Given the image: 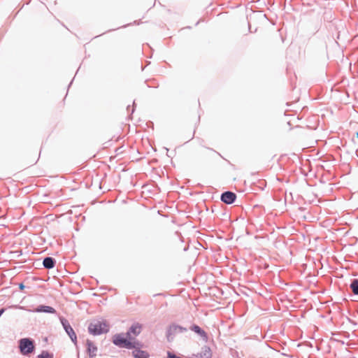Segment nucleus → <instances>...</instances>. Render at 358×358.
Masks as SVG:
<instances>
[{"instance_id": "1", "label": "nucleus", "mask_w": 358, "mask_h": 358, "mask_svg": "<svg viewBox=\"0 0 358 358\" xmlns=\"http://www.w3.org/2000/svg\"><path fill=\"white\" fill-rule=\"evenodd\" d=\"M141 330L142 326L140 324H134L127 332L126 338L122 334H115L113 336V343L118 347L128 349L138 346L140 343L135 340V337L141 334Z\"/></svg>"}, {"instance_id": "2", "label": "nucleus", "mask_w": 358, "mask_h": 358, "mask_svg": "<svg viewBox=\"0 0 358 358\" xmlns=\"http://www.w3.org/2000/svg\"><path fill=\"white\" fill-rule=\"evenodd\" d=\"M88 330L94 336L106 334L109 331V324L105 320H96L90 324Z\"/></svg>"}, {"instance_id": "3", "label": "nucleus", "mask_w": 358, "mask_h": 358, "mask_svg": "<svg viewBox=\"0 0 358 358\" xmlns=\"http://www.w3.org/2000/svg\"><path fill=\"white\" fill-rule=\"evenodd\" d=\"M20 352L23 355L31 353L34 351V345L33 342L29 338H22L20 341Z\"/></svg>"}, {"instance_id": "4", "label": "nucleus", "mask_w": 358, "mask_h": 358, "mask_svg": "<svg viewBox=\"0 0 358 358\" xmlns=\"http://www.w3.org/2000/svg\"><path fill=\"white\" fill-rule=\"evenodd\" d=\"M211 351L208 346H203L201 350L196 353L192 354V358H210Z\"/></svg>"}, {"instance_id": "5", "label": "nucleus", "mask_w": 358, "mask_h": 358, "mask_svg": "<svg viewBox=\"0 0 358 358\" xmlns=\"http://www.w3.org/2000/svg\"><path fill=\"white\" fill-rule=\"evenodd\" d=\"M62 325H63L65 331H66L68 335L70 336L71 340L74 342L76 341L77 337H76V333L74 332L73 328L71 327V325L69 324L68 321L63 319V320H62Z\"/></svg>"}, {"instance_id": "6", "label": "nucleus", "mask_w": 358, "mask_h": 358, "mask_svg": "<svg viewBox=\"0 0 358 358\" xmlns=\"http://www.w3.org/2000/svg\"><path fill=\"white\" fill-rule=\"evenodd\" d=\"M236 198V195L231 192H225L221 196V200L227 204L232 203Z\"/></svg>"}, {"instance_id": "7", "label": "nucleus", "mask_w": 358, "mask_h": 358, "mask_svg": "<svg viewBox=\"0 0 358 358\" xmlns=\"http://www.w3.org/2000/svg\"><path fill=\"white\" fill-rule=\"evenodd\" d=\"M87 350L90 358H94L96 356L98 348L96 345L91 341L87 340Z\"/></svg>"}, {"instance_id": "8", "label": "nucleus", "mask_w": 358, "mask_h": 358, "mask_svg": "<svg viewBox=\"0 0 358 358\" xmlns=\"http://www.w3.org/2000/svg\"><path fill=\"white\" fill-rule=\"evenodd\" d=\"M136 346L132 351V355L135 358H149L150 355L147 351L143 350Z\"/></svg>"}, {"instance_id": "9", "label": "nucleus", "mask_w": 358, "mask_h": 358, "mask_svg": "<svg viewBox=\"0 0 358 358\" xmlns=\"http://www.w3.org/2000/svg\"><path fill=\"white\" fill-rule=\"evenodd\" d=\"M36 312L40 313V312H44V313H55L56 310L55 308H53L51 306H40L35 310Z\"/></svg>"}, {"instance_id": "10", "label": "nucleus", "mask_w": 358, "mask_h": 358, "mask_svg": "<svg viewBox=\"0 0 358 358\" xmlns=\"http://www.w3.org/2000/svg\"><path fill=\"white\" fill-rule=\"evenodd\" d=\"M43 264L46 268H52L54 267L55 262L52 257H46L44 259Z\"/></svg>"}, {"instance_id": "11", "label": "nucleus", "mask_w": 358, "mask_h": 358, "mask_svg": "<svg viewBox=\"0 0 358 358\" xmlns=\"http://www.w3.org/2000/svg\"><path fill=\"white\" fill-rule=\"evenodd\" d=\"M191 329L198 334L201 335L202 337L206 338V334L204 331H203L199 326L194 325L191 327Z\"/></svg>"}, {"instance_id": "12", "label": "nucleus", "mask_w": 358, "mask_h": 358, "mask_svg": "<svg viewBox=\"0 0 358 358\" xmlns=\"http://www.w3.org/2000/svg\"><path fill=\"white\" fill-rule=\"evenodd\" d=\"M182 330H183V329L180 327H178V326L171 327L169 329V337L170 336L171 334H174L177 332H182ZM184 330H185V329H184Z\"/></svg>"}, {"instance_id": "13", "label": "nucleus", "mask_w": 358, "mask_h": 358, "mask_svg": "<svg viewBox=\"0 0 358 358\" xmlns=\"http://www.w3.org/2000/svg\"><path fill=\"white\" fill-rule=\"evenodd\" d=\"M350 287L355 294H358V280H354L350 285Z\"/></svg>"}, {"instance_id": "14", "label": "nucleus", "mask_w": 358, "mask_h": 358, "mask_svg": "<svg viewBox=\"0 0 358 358\" xmlns=\"http://www.w3.org/2000/svg\"><path fill=\"white\" fill-rule=\"evenodd\" d=\"M38 358H52V355L47 352H43L38 356Z\"/></svg>"}, {"instance_id": "15", "label": "nucleus", "mask_w": 358, "mask_h": 358, "mask_svg": "<svg viewBox=\"0 0 358 358\" xmlns=\"http://www.w3.org/2000/svg\"><path fill=\"white\" fill-rule=\"evenodd\" d=\"M24 286L22 284H21V285H20V288L21 289H23V288H24Z\"/></svg>"}, {"instance_id": "16", "label": "nucleus", "mask_w": 358, "mask_h": 358, "mask_svg": "<svg viewBox=\"0 0 358 358\" xmlns=\"http://www.w3.org/2000/svg\"><path fill=\"white\" fill-rule=\"evenodd\" d=\"M357 137H358V133H357Z\"/></svg>"}]
</instances>
